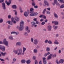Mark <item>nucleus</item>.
Listing matches in <instances>:
<instances>
[{
	"mask_svg": "<svg viewBox=\"0 0 64 64\" xmlns=\"http://www.w3.org/2000/svg\"><path fill=\"white\" fill-rule=\"evenodd\" d=\"M60 8H64V4H62L60 6Z\"/></svg>",
	"mask_w": 64,
	"mask_h": 64,
	"instance_id": "e433bc0d",
	"label": "nucleus"
},
{
	"mask_svg": "<svg viewBox=\"0 0 64 64\" xmlns=\"http://www.w3.org/2000/svg\"><path fill=\"white\" fill-rule=\"evenodd\" d=\"M7 4L8 6H9V5H10V4L8 2L7 4Z\"/></svg>",
	"mask_w": 64,
	"mask_h": 64,
	"instance_id": "e2e57ef3",
	"label": "nucleus"
},
{
	"mask_svg": "<svg viewBox=\"0 0 64 64\" xmlns=\"http://www.w3.org/2000/svg\"><path fill=\"white\" fill-rule=\"evenodd\" d=\"M21 42H18L16 43V46H21Z\"/></svg>",
	"mask_w": 64,
	"mask_h": 64,
	"instance_id": "f8f14e48",
	"label": "nucleus"
},
{
	"mask_svg": "<svg viewBox=\"0 0 64 64\" xmlns=\"http://www.w3.org/2000/svg\"><path fill=\"white\" fill-rule=\"evenodd\" d=\"M2 7L3 9V10H6V6H5V4L4 2H2Z\"/></svg>",
	"mask_w": 64,
	"mask_h": 64,
	"instance_id": "39448f33",
	"label": "nucleus"
},
{
	"mask_svg": "<svg viewBox=\"0 0 64 64\" xmlns=\"http://www.w3.org/2000/svg\"><path fill=\"white\" fill-rule=\"evenodd\" d=\"M31 62V61L30 60H28L26 61V63L28 64H29Z\"/></svg>",
	"mask_w": 64,
	"mask_h": 64,
	"instance_id": "cd10ccee",
	"label": "nucleus"
},
{
	"mask_svg": "<svg viewBox=\"0 0 64 64\" xmlns=\"http://www.w3.org/2000/svg\"><path fill=\"white\" fill-rule=\"evenodd\" d=\"M28 32H24V36H26V37H27L28 36Z\"/></svg>",
	"mask_w": 64,
	"mask_h": 64,
	"instance_id": "f3484780",
	"label": "nucleus"
},
{
	"mask_svg": "<svg viewBox=\"0 0 64 64\" xmlns=\"http://www.w3.org/2000/svg\"><path fill=\"white\" fill-rule=\"evenodd\" d=\"M1 54L2 55V56H5V55H7V53L6 52L3 53V52H1Z\"/></svg>",
	"mask_w": 64,
	"mask_h": 64,
	"instance_id": "c85d7f7f",
	"label": "nucleus"
},
{
	"mask_svg": "<svg viewBox=\"0 0 64 64\" xmlns=\"http://www.w3.org/2000/svg\"><path fill=\"white\" fill-rule=\"evenodd\" d=\"M14 54H18V50H14Z\"/></svg>",
	"mask_w": 64,
	"mask_h": 64,
	"instance_id": "a878e982",
	"label": "nucleus"
},
{
	"mask_svg": "<svg viewBox=\"0 0 64 64\" xmlns=\"http://www.w3.org/2000/svg\"><path fill=\"white\" fill-rule=\"evenodd\" d=\"M44 3L45 4V5H47V6H49V4L47 2V1L46 0H44Z\"/></svg>",
	"mask_w": 64,
	"mask_h": 64,
	"instance_id": "6e6552de",
	"label": "nucleus"
},
{
	"mask_svg": "<svg viewBox=\"0 0 64 64\" xmlns=\"http://www.w3.org/2000/svg\"><path fill=\"white\" fill-rule=\"evenodd\" d=\"M46 9L48 10V11H50V8H46Z\"/></svg>",
	"mask_w": 64,
	"mask_h": 64,
	"instance_id": "0e129e2a",
	"label": "nucleus"
},
{
	"mask_svg": "<svg viewBox=\"0 0 64 64\" xmlns=\"http://www.w3.org/2000/svg\"><path fill=\"white\" fill-rule=\"evenodd\" d=\"M0 60L1 61H2V62H3L4 61H5V60H4L3 59H2L0 58Z\"/></svg>",
	"mask_w": 64,
	"mask_h": 64,
	"instance_id": "49530a36",
	"label": "nucleus"
},
{
	"mask_svg": "<svg viewBox=\"0 0 64 64\" xmlns=\"http://www.w3.org/2000/svg\"><path fill=\"white\" fill-rule=\"evenodd\" d=\"M43 17H44V19H46V16L44 15Z\"/></svg>",
	"mask_w": 64,
	"mask_h": 64,
	"instance_id": "680f3d73",
	"label": "nucleus"
},
{
	"mask_svg": "<svg viewBox=\"0 0 64 64\" xmlns=\"http://www.w3.org/2000/svg\"><path fill=\"white\" fill-rule=\"evenodd\" d=\"M12 60H13V61L14 62H16V59L15 58H14Z\"/></svg>",
	"mask_w": 64,
	"mask_h": 64,
	"instance_id": "864d4df0",
	"label": "nucleus"
},
{
	"mask_svg": "<svg viewBox=\"0 0 64 64\" xmlns=\"http://www.w3.org/2000/svg\"><path fill=\"white\" fill-rule=\"evenodd\" d=\"M31 42H32V43L33 42V41H34V39H33V38H31Z\"/></svg>",
	"mask_w": 64,
	"mask_h": 64,
	"instance_id": "37998d69",
	"label": "nucleus"
},
{
	"mask_svg": "<svg viewBox=\"0 0 64 64\" xmlns=\"http://www.w3.org/2000/svg\"><path fill=\"white\" fill-rule=\"evenodd\" d=\"M4 2V0H0V3H2Z\"/></svg>",
	"mask_w": 64,
	"mask_h": 64,
	"instance_id": "052dcab7",
	"label": "nucleus"
},
{
	"mask_svg": "<svg viewBox=\"0 0 64 64\" xmlns=\"http://www.w3.org/2000/svg\"><path fill=\"white\" fill-rule=\"evenodd\" d=\"M3 19H1L0 20V23H2V22H3Z\"/></svg>",
	"mask_w": 64,
	"mask_h": 64,
	"instance_id": "13d9d810",
	"label": "nucleus"
},
{
	"mask_svg": "<svg viewBox=\"0 0 64 64\" xmlns=\"http://www.w3.org/2000/svg\"><path fill=\"white\" fill-rule=\"evenodd\" d=\"M54 16L55 18H58V15L57 14L55 13V12L54 13Z\"/></svg>",
	"mask_w": 64,
	"mask_h": 64,
	"instance_id": "b1692460",
	"label": "nucleus"
},
{
	"mask_svg": "<svg viewBox=\"0 0 64 64\" xmlns=\"http://www.w3.org/2000/svg\"><path fill=\"white\" fill-rule=\"evenodd\" d=\"M39 64H42V62L41 61V60L40 61V62H39Z\"/></svg>",
	"mask_w": 64,
	"mask_h": 64,
	"instance_id": "774afa93",
	"label": "nucleus"
},
{
	"mask_svg": "<svg viewBox=\"0 0 64 64\" xmlns=\"http://www.w3.org/2000/svg\"><path fill=\"white\" fill-rule=\"evenodd\" d=\"M58 1L59 2H60V3H62V2H63L64 0H58Z\"/></svg>",
	"mask_w": 64,
	"mask_h": 64,
	"instance_id": "de8ad7c7",
	"label": "nucleus"
},
{
	"mask_svg": "<svg viewBox=\"0 0 64 64\" xmlns=\"http://www.w3.org/2000/svg\"><path fill=\"white\" fill-rule=\"evenodd\" d=\"M3 43L4 44L8 47V42L6 40V38H4L3 41Z\"/></svg>",
	"mask_w": 64,
	"mask_h": 64,
	"instance_id": "f03ea898",
	"label": "nucleus"
},
{
	"mask_svg": "<svg viewBox=\"0 0 64 64\" xmlns=\"http://www.w3.org/2000/svg\"><path fill=\"white\" fill-rule=\"evenodd\" d=\"M59 62H60V63H61V64H62V63H64V60L63 59H60V60Z\"/></svg>",
	"mask_w": 64,
	"mask_h": 64,
	"instance_id": "4be33fe9",
	"label": "nucleus"
},
{
	"mask_svg": "<svg viewBox=\"0 0 64 64\" xmlns=\"http://www.w3.org/2000/svg\"><path fill=\"white\" fill-rule=\"evenodd\" d=\"M34 10V8H32L30 9V12H33Z\"/></svg>",
	"mask_w": 64,
	"mask_h": 64,
	"instance_id": "72a5a7b5",
	"label": "nucleus"
},
{
	"mask_svg": "<svg viewBox=\"0 0 64 64\" xmlns=\"http://www.w3.org/2000/svg\"><path fill=\"white\" fill-rule=\"evenodd\" d=\"M51 29H52V26H48V31H50L51 30Z\"/></svg>",
	"mask_w": 64,
	"mask_h": 64,
	"instance_id": "1a4fd4ad",
	"label": "nucleus"
},
{
	"mask_svg": "<svg viewBox=\"0 0 64 64\" xmlns=\"http://www.w3.org/2000/svg\"><path fill=\"white\" fill-rule=\"evenodd\" d=\"M44 57H46V56H47V54L46 53L45 54H44Z\"/></svg>",
	"mask_w": 64,
	"mask_h": 64,
	"instance_id": "69168bd1",
	"label": "nucleus"
},
{
	"mask_svg": "<svg viewBox=\"0 0 64 64\" xmlns=\"http://www.w3.org/2000/svg\"><path fill=\"white\" fill-rule=\"evenodd\" d=\"M47 9L46 8L44 9L42 13L44 14H45V12L46 11V10Z\"/></svg>",
	"mask_w": 64,
	"mask_h": 64,
	"instance_id": "2f4dec72",
	"label": "nucleus"
},
{
	"mask_svg": "<svg viewBox=\"0 0 64 64\" xmlns=\"http://www.w3.org/2000/svg\"><path fill=\"white\" fill-rule=\"evenodd\" d=\"M39 42V40L37 39H35L34 40L33 43L34 45H37Z\"/></svg>",
	"mask_w": 64,
	"mask_h": 64,
	"instance_id": "20e7f679",
	"label": "nucleus"
},
{
	"mask_svg": "<svg viewBox=\"0 0 64 64\" xmlns=\"http://www.w3.org/2000/svg\"><path fill=\"white\" fill-rule=\"evenodd\" d=\"M43 63L44 64H47V61L45 60L44 61H43Z\"/></svg>",
	"mask_w": 64,
	"mask_h": 64,
	"instance_id": "a18cd8bd",
	"label": "nucleus"
},
{
	"mask_svg": "<svg viewBox=\"0 0 64 64\" xmlns=\"http://www.w3.org/2000/svg\"><path fill=\"white\" fill-rule=\"evenodd\" d=\"M42 59H43V61H46V58L45 57H43L42 58Z\"/></svg>",
	"mask_w": 64,
	"mask_h": 64,
	"instance_id": "a19ab883",
	"label": "nucleus"
},
{
	"mask_svg": "<svg viewBox=\"0 0 64 64\" xmlns=\"http://www.w3.org/2000/svg\"><path fill=\"white\" fill-rule=\"evenodd\" d=\"M24 25V22L22 21L20 22V26H21L22 27H24L23 25Z\"/></svg>",
	"mask_w": 64,
	"mask_h": 64,
	"instance_id": "2eb2a0df",
	"label": "nucleus"
},
{
	"mask_svg": "<svg viewBox=\"0 0 64 64\" xmlns=\"http://www.w3.org/2000/svg\"><path fill=\"white\" fill-rule=\"evenodd\" d=\"M15 20L17 22L20 19L17 16H16L14 18Z\"/></svg>",
	"mask_w": 64,
	"mask_h": 64,
	"instance_id": "aec40b11",
	"label": "nucleus"
},
{
	"mask_svg": "<svg viewBox=\"0 0 64 64\" xmlns=\"http://www.w3.org/2000/svg\"><path fill=\"white\" fill-rule=\"evenodd\" d=\"M24 15L25 17H27L28 16V13L27 12H25L24 13Z\"/></svg>",
	"mask_w": 64,
	"mask_h": 64,
	"instance_id": "6ab92c4d",
	"label": "nucleus"
},
{
	"mask_svg": "<svg viewBox=\"0 0 64 64\" xmlns=\"http://www.w3.org/2000/svg\"><path fill=\"white\" fill-rule=\"evenodd\" d=\"M46 14H50V12L48 11H46Z\"/></svg>",
	"mask_w": 64,
	"mask_h": 64,
	"instance_id": "ea45409f",
	"label": "nucleus"
},
{
	"mask_svg": "<svg viewBox=\"0 0 64 64\" xmlns=\"http://www.w3.org/2000/svg\"><path fill=\"white\" fill-rule=\"evenodd\" d=\"M46 51H50V48L49 47H47L46 48Z\"/></svg>",
	"mask_w": 64,
	"mask_h": 64,
	"instance_id": "c03bdc74",
	"label": "nucleus"
},
{
	"mask_svg": "<svg viewBox=\"0 0 64 64\" xmlns=\"http://www.w3.org/2000/svg\"><path fill=\"white\" fill-rule=\"evenodd\" d=\"M19 33V32H11L10 34H15L17 35H18Z\"/></svg>",
	"mask_w": 64,
	"mask_h": 64,
	"instance_id": "0eeeda50",
	"label": "nucleus"
},
{
	"mask_svg": "<svg viewBox=\"0 0 64 64\" xmlns=\"http://www.w3.org/2000/svg\"><path fill=\"white\" fill-rule=\"evenodd\" d=\"M52 54H50L49 56L48 57L47 59L48 60H49V59H51L52 57Z\"/></svg>",
	"mask_w": 64,
	"mask_h": 64,
	"instance_id": "dca6fc26",
	"label": "nucleus"
},
{
	"mask_svg": "<svg viewBox=\"0 0 64 64\" xmlns=\"http://www.w3.org/2000/svg\"><path fill=\"white\" fill-rule=\"evenodd\" d=\"M32 59H34V60H35V59H36V56H33Z\"/></svg>",
	"mask_w": 64,
	"mask_h": 64,
	"instance_id": "4d7b16f0",
	"label": "nucleus"
},
{
	"mask_svg": "<svg viewBox=\"0 0 64 64\" xmlns=\"http://www.w3.org/2000/svg\"><path fill=\"white\" fill-rule=\"evenodd\" d=\"M11 20L12 22H13L14 23V24H16V21H15L14 20V18L13 17L12 18H11Z\"/></svg>",
	"mask_w": 64,
	"mask_h": 64,
	"instance_id": "a211bd4d",
	"label": "nucleus"
},
{
	"mask_svg": "<svg viewBox=\"0 0 64 64\" xmlns=\"http://www.w3.org/2000/svg\"><path fill=\"white\" fill-rule=\"evenodd\" d=\"M9 38L10 40H14V38H13V36H9Z\"/></svg>",
	"mask_w": 64,
	"mask_h": 64,
	"instance_id": "393cba45",
	"label": "nucleus"
},
{
	"mask_svg": "<svg viewBox=\"0 0 64 64\" xmlns=\"http://www.w3.org/2000/svg\"><path fill=\"white\" fill-rule=\"evenodd\" d=\"M23 50L21 48L18 49V55H24V52L25 51H26V48L24 47L23 48Z\"/></svg>",
	"mask_w": 64,
	"mask_h": 64,
	"instance_id": "f257e3e1",
	"label": "nucleus"
},
{
	"mask_svg": "<svg viewBox=\"0 0 64 64\" xmlns=\"http://www.w3.org/2000/svg\"><path fill=\"white\" fill-rule=\"evenodd\" d=\"M11 17V16L10 14L8 16V19H10Z\"/></svg>",
	"mask_w": 64,
	"mask_h": 64,
	"instance_id": "09e8293b",
	"label": "nucleus"
},
{
	"mask_svg": "<svg viewBox=\"0 0 64 64\" xmlns=\"http://www.w3.org/2000/svg\"><path fill=\"white\" fill-rule=\"evenodd\" d=\"M56 63L57 64H60V62H58V60L57 59L56 60Z\"/></svg>",
	"mask_w": 64,
	"mask_h": 64,
	"instance_id": "4c0bfd02",
	"label": "nucleus"
},
{
	"mask_svg": "<svg viewBox=\"0 0 64 64\" xmlns=\"http://www.w3.org/2000/svg\"><path fill=\"white\" fill-rule=\"evenodd\" d=\"M52 24H53V23H54V25H58V24H59L58 22L55 21H53L52 22Z\"/></svg>",
	"mask_w": 64,
	"mask_h": 64,
	"instance_id": "9d476101",
	"label": "nucleus"
},
{
	"mask_svg": "<svg viewBox=\"0 0 64 64\" xmlns=\"http://www.w3.org/2000/svg\"><path fill=\"white\" fill-rule=\"evenodd\" d=\"M44 16V15H40V16H39L40 18H43Z\"/></svg>",
	"mask_w": 64,
	"mask_h": 64,
	"instance_id": "3c124183",
	"label": "nucleus"
},
{
	"mask_svg": "<svg viewBox=\"0 0 64 64\" xmlns=\"http://www.w3.org/2000/svg\"><path fill=\"white\" fill-rule=\"evenodd\" d=\"M36 24H39V22L38 21H36Z\"/></svg>",
	"mask_w": 64,
	"mask_h": 64,
	"instance_id": "338daca9",
	"label": "nucleus"
},
{
	"mask_svg": "<svg viewBox=\"0 0 64 64\" xmlns=\"http://www.w3.org/2000/svg\"><path fill=\"white\" fill-rule=\"evenodd\" d=\"M53 27L54 28V30H56L58 28V26H57L54 25L53 26Z\"/></svg>",
	"mask_w": 64,
	"mask_h": 64,
	"instance_id": "4468645a",
	"label": "nucleus"
},
{
	"mask_svg": "<svg viewBox=\"0 0 64 64\" xmlns=\"http://www.w3.org/2000/svg\"><path fill=\"white\" fill-rule=\"evenodd\" d=\"M35 64H38V62L37 60H36L34 62Z\"/></svg>",
	"mask_w": 64,
	"mask_h": 64,
	"instance_id": "603ef678",
	"label": "nucleus"
},
{
	"mask_svg": "<svg viewBox=\"0 0 64 64\" xmlns=\"http://www.w3.org/2000/svg\"><path fill=\"white\" fill-rule=\"evenodd\" d=\"M45 24V23L44 22H43L41 23V24L42 25H44Z\"/></svg>",
	"mask_w": 64,
	"mask_h": 64,
	"instance_id": "8fccbe9b",
	"label": "nucleus"
},
{
	"mask_svg": "<svg viewBox=\"0 0 64 64\" xmlns=\"http://www.w3.org/2000/svg\"><path fill=\"white\" fill-rule=\"evenodd\" d=\"M34 14L35 12H34L30 14V16H35Z\"/></svg>",
	"mask_w": 64,
	"mask_h": 64,
	"instance_id": "7c9ffc66",
	"label": "nucleus"
},
{
	"mask_svg": "<svg viewBox=\"0 0 64 64\" xmlns=\"http://www.w3.org/2000/svg\"><path fill=\"white\" fill-rule=\"evenodd\" d=\"M0 49L2 50V51H5V46L2 45H0Z\"/></svg>",
	"mask_w": 64,
	"mask_h": 64,
	"instance_id": "7ed1b4c3",
	"label": "nucleus"
},
{
	"mask_svg": "<svg viewBox=\"0 0 64 64\" xmlns=\"http://www.w3.org/2000/svg\"><path fill=\"white\" fill-rule=\"evenodd\" d=\"M25 30L26 31H28V33H30V30L29 29V27L28 26L26 27Z\"/></svg>",
	"mask_w": 64,
	"mask_h": 64,
	"instance_id": "423d86ee",
	"label": "nucleus"
},
{
	"mask_svg": "<svg viewBox=\"0 0 64 64\" xmlns=\"http://www.w3.org/2000/svg\"><path fill=\"white\" fill-rule=\"evenodd\" d=\"M48 43L50 44H52V41H51L50 40H48Z\"/></svg>",
	"mask_w": 64,
	"mask_h": 64,
	"instance_id": "f704fd0d",
	"label": "nucleus"
},
{
	"mask_svg": "<svg viewBox=\"0 0 64 64\" xmlns=\"http://www.w3.org/2000/svg\"><path fill=\"white\" fill-rule=\"evenodd\" d=\"M21 62L22 63H25L26 62V61L25 60H22L21 61Z\"/></svg>",
	"mask_w": 64,
	"mask_h": 64,
	"instance_id": "bb28decb",
	"label": "nucleus"
},
{
	"mask_svg": "<svg viewBox=\"0 0 64 64\" xmlns=\"http://www.w3.org/2000/svg\"><path fill=\"white\" fill-rule=\"evenodd\" d=\"M24 28V26H20L19 28V30L20 31H22L23 30V28Z\"/></svg>",
	"mask_w": 64,
	"mask_h": 64,
	"instance_id": "9b49d317",
	"label": "nucleus"
},
{
	"mask_svg": "<svg viewBox=\"0 0 64 64\" xmlns=\"http://www.w3.org/2000/svg\"><path fill=\"white\" fill-rule=\"evenodd\" d=\"M48 41V40H46L44 42L45 43H47Z\"/></svg>",
	"mask_w": 64,
	"mask_h": 64,
	"instance_id": "5fc2aeb1",
	"label": "nucleus"
},
{
	"mask_svg": "<svg viewBox=\"0 0 64 64\" xmlns=\"http://www.w3.org/2000/svg\"><path fill=\"white\" fill-rule=\"evenodd\" d=\"M34 53H37L38 50L37 49L35 48L34 50Z\"/></svg>",
	"mask_w": 64,
	"mask_h": 64,
	"instance_id": "473e14b6",
	"label": "nucleus"
},
{
	"mask_svg": "<svg viewBox=\"0 0 64 64\" xmlns=\"http://www.w3.org/2000/svg\"><path fill=\"white\" fill-rule=\"evenodd\" d=\"M32 6H35V2H32Z\"/></svg>",
	"mask_w": 64,
	"mask_h": 64,
	"instance_id": "58836bf2",
	"label": "nucleus"
},
{
	"mask_svg": "<svg viewBox=\"0 0 64 64\" xmlns=\"http://www.w3.org/2000/svg\"><path fill=\"white\" fill-rule=\"evenodd\" d=\"M13 11L15 12V13H14V14L15 15H17V12L16 10H13Z\"/></svg>",
	"mask_w": 64,
	"mask_h": 64,
	"instance_id": "c9c22d12",
	"label": "nucleus"
},
{
	"mask_svg": "<svg viewBox=\"0 0 64 64\" xmlns=\"http://www.w3.org/2000/svg\"><path fill=\"white\" fill-rule=\"evenodd\" d=\"M54 2L56 4V5H59V4L58 3L57 0H54Z\"/></svg>",
	"mask_w": 64,
	"mask_h": 64,
	"instance_id": "5701e85b",
	"label": "nucleus"
},
{
	"mask_svg": "<svg viewBox=\"0 0 64 64\" xmlns=\"http://www.w3.org/2000/svg\"><path fill=\"white\" fill-rule=\"evenodd\" d=\"M10 27H11V26L10 25H8V29H9L10 28Z\"/></svg>",
	"mask_w": 64,
	"mask_h": 64,
	"instance_id": "6e6d98bb",
	"label": "nucleus"
},
{
	"mask_svg": "<svg viewBox=\"0 0 64 64\" xmlns=\"http://www.w3.org/2000/svg\"><path fill=\"white\" fill-rule=\"evenodd\" d=\"M34 8H36V9H37L38 8V6H34Z\"/></svg>",
	"mask_w": 64,
	"mask_h": 64,
	"instance_id": "bf43d9fd",
	"label": "nucleus"
},
{
	"mask_svg": "<svg viewBox=\"0 0 64 64\" xmlns=\"http://www.w3.org/2000/svg\"><path fill=\"white\" fill-rule=\"evenodd\" d=\"M12 8L16 9H17V6L16 5H13L12 6Z\"/></svg>",
	"mask_w": 64,
	"mask_h": 64,
	"instance_id": "ddd939ff",
	"label": "nucleus"
},
{
	"mask_svg": "<svg viewBox=\"0 0 64 64\" xmlns=\"http://www.w3.org/2000/svg\"><path fill=\"white\" fill-rule=\"evenodd\" d=\"M6 23H8V24H10V25H12V22H10V21L9 20L8 21H7L6 22Z\"/></svg>",
	"mask_w": 64,
	"mask_h": 64,
	"instance_id": "c756f323",
	"label": "nucleus"
},
{
	"mask_svg": "<svg viewBox=\"0 0 64 64\" xmlns=\"http://www.w3.org/2000/svg\"><path fill=\"white\" fill-rule=\"evenodd\" d=\"M32 24L34 26V25H35V24H36V23H35L34 22H32Z\"/></svg>",
	"mask_w": 64,
	"mask_h": 64,
	"instance_id": "79ce46f5",
	"label": "nucleus"
},
{
	"mask_svg": "<svg viewBox=\"0 0 64 64\" xmlns=\"http://www.w3.org/2000/svg\"><path fill=\"white\" fill-rule=\"evenodd\" d=\"M54 43L55 44H56V45L59 44V42H58V41L57 40H55Z\"/></svg>",
	"mask_w": 64,
	"mask_h": 64,
	"instance_id": "412c9836",
	"label": "nucleus"
}]
</instances>
